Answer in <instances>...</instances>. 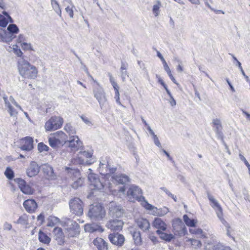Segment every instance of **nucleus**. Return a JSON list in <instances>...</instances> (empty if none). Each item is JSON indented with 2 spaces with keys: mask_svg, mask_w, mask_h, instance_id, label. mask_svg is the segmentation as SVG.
<instances>
[{
  "mask_svg": "<svg viewBox=\"0 0 250 250\" xmlns=\"http://www.w3.org/2000/svg\"><path fill=\"white\" fill-rule=\"evenodd\" d=\"M136 222L138 227L144 231L147 230L150 228V224L146 219L140 218Z\"/></svg>",
  "mask_w": 250,
  "mask_h": 250,
  "instance_id": "27",
  "label": "nucleus"
},
{
  "mask_svg": "<svg viewBox=\"0 0 250 250\" xmlns=\"http://www.w3.org/2000/svg\"><path fill=\"white\" fill-rule=\"evenodd\" d=\"M161 2L158 0L156 3L153 6L152 12L155 17H158L160 15Z\"/></svg>",
  "mask_w": 250,
  "mask_h": 250,
  "instance_id": "44",
  "label": "nucleus"
},
{
  "mask_svg": "<svg viewBox=\"0 0 250 250\" xmlns=\"http://www.w3.org/2000/svg\"><path fill=\"white\" fill-rule=\"evenodd\" d=\"M64 129L68 134L69 137L77 136L76 135V131L75 128L71 125V124H66L64 127Z\"/></svg>",
  "mask_w": 250,
  "mask_h": 250,
  "instance_id": "36",
  "label": "nucleus"
},
{
  "mask_svg": "<svg viewBox=\"0 0 250 250\" xmlns=\"http://www.w3.org/2000/svg\"><path fill=\"white\" fill-rule=\"evenodd\" d=\"M26 42V38L23 35H19L18 38L17 39V42L21 44L22 42Z\"/></svg>",
  "mask_w": 250,
  "mask_h": 250,
  "instance_id": "60",
  "label": "nucleus"
},
{
  "mask_svg": "<svg viewBox=\"0 0 250 250\" xmlns=\"http://www.w3.org/2000/svg\"><path fill=\"white\" fill-rule=\"evenodd\" d=\"M108 164V158L107 157H103L101 158L100 161V165L101 166V167H103L104 165H107Z\"/></svg>",
  "mask_w": 250,
  "mask_h": 250,
  "instance_id": "56",
  "label": "nucleus"
},
{
  "mask_svg": "<svg viewBox=\"0 0 250 250\" xmlns=\"http://www.w3.org/2000/svg\"><path fill=\"white\" fill-rule=\"evenodd\" d=\"M60 155L63 158H69L71 156V153L65 149H62L60 152Z\"/></svg>",
  "mask_w": 250,
  "mask_h": 250,
  "instance_id": "54",
  "label": "nucleus"
},
{
  "mask_svg": "<svg viewBox=\"0 0 250 250\" xmlns=\"http://www.w3.org/2000/svg\"><path fill=\"white\" fill-rule=\"evenodd\" d=\"M206 250H231L230 247L223 245L220 243H208L205 246Z\"/></svg>",
  "mask_w": 250,
  "mask_h": 250,
  "instance_id": "22",
  "label": "nucleus"
},
{
  "mask_svg": "<svg viewBox=\"0 0 250 250\" xmlns=\"http://www.w3.org/2000/svg\"><path fill=\"white\" fill-rule=\"evenodd\" d=\"M212 124L215 127V131L218 136V137L223 140V134L221 132L222 125L220 119H214L212 121Z\"/></svg>",
  "mask_w": 250,
  "mask_h": 250,
  "instance_id": "30",
  "label": "nucleus"
},
{
  "mask_svg": "<svg viewBox=\"0 0 250 250\" xmlns=\"http://www.w3.org/2000/svg\"><path fill=\"white\" fill-rule=\"evenodd\" d=\"M109 215L113 217L119 218L123 214V210L120 206L114 205V203H111L109 206Z\"/></svg>",
  "mask_w": 250,
  "mask_h": 250,
  "instance_id": "20",
  "label": "nucleus"
},
{
  "mask_svg": "<svg viewBox=\"0 0 250 250\" xmlns=\"http://www.w3.org/2000/svg\"><path fill=\"white\" fill-rule=\"evenodd\" d=\"M105 210L99 204L91 205L87 213L88 216L92 220L100 221L105 216Z\"/></svg>",
  "mask_w": 250,
  "mask_h": 250,
  "instance_id": "4",
  "label": "nucleus"
},
{
  "mask_svg": "<svg viewBox=\"0 0 250 250\" xmlns=\"http://www.w3.org/2000/svg\"><path fill=\"white\" fill-rule=\"evenodd\" d=\"M153 227L157 229V230L165 231L167 229L166 223L160 218H156L152 223Z\"/></svg>",
  "mask_w": 250,
  "mask_h": 250,
  "instance_id": "25",
  "label": "nucleus"
},
{
  "mask_svg": "<svg viewBox=\"0 0 250 250\" xmlns=\"http://www.w3.org/2000/svg\"><path fill=\"white\" fill-rule=\"evenodd\" d=\"M70 212L77 216L83 214V202L79 198L71 199L69 202Z\"/></svg>",
  "mask_w": 250,
  "mask_h": 250,
  "instance_id": "7",
  "label": "nucleus"
},
{
  "mask_svg": "<svg viewBox=\"0 0 250 250\" xmlns=\"http://www.w3.org/2000/svg\"><path fill=\"white\" fill-rule=\"evenodd\" d=\"M154 141V144L157 146L159 148H162V145L159 141V140L157 136V135H155V136L152 137Z\"/></svg>",
  "mask_w": 250,
  "mask_h": 250,
  "instance_id": "58",
  "label": "nucleus"
},
{
  "mask_svg": "<svg viewBox=\"0 0 250 250\" xmlns=\"http://www.w3.org/2000/svg\"><path fill=\"white\" fill-rule=\"evenodd\" d=\"M55 238L60 244L63 243L64 235L62 229L60 228L56 227L53 230Z\"/></svg>",
  "mask_w": 250,
  "mask_h": 250,
  "instance_id": "31",
  "label": "nucleus"
},
{
  "mask_svg": "<svg viewBox=\"0 0 250 250\" xmlns=\"http://www.w3.org/2000/svg\"><path fill=\"white\" fill-rule=\"evenodd\" d=\"M127 68V64L125 62H122L121 66L120 68L121 71H126Z\"/></svg>",
  "mask_w": 250,
  "mask_h": 250,
  "instance_id": "63",
  "label": "nucleus"
},
{
  "mask_svg": "<svg viewBox=\"0 0 250 250\" xmlns=\"http://www.w3.org/2000/svg\"><path fill=\"white\" fill-rule=\"evenodd\" d=\"M123 222L119 219L110 220L106 224L108 229L112 230L119 231L122 229Z\"/></svg>",
  "mask_w": 250,
  "mask_h": 250,
  "instance_id": "18",
  "label": "nucleus"
},
{
  "mask_svg": "<svg viewBox=\"0 0 250 250\" xmlns=\"http://www.w3.org/2000/svg\"><path fill=\"white\" fill-rule=\"evenodd\" d=\"M237 66H238L239 69L240 70L242 74V75L245 77L247 82H248L250 84V80L249 79L248 76L247 75H246V74H245V73L242 68V66L241 65V63L240 62H238V65Z\"/></svg>",
  "mask_w": 250,
  "mask_h": 250,
  "instance_id": "55",
  "label": "nucleus"
},
{
  "mask_svg": "<svg viewBox=\"0 0 250 250\" xmlns=\"http://www.w3.org/2000/svg\"><path fill=\"white\" fill-rule=\"evenodd\" d=\"M53 135L55 137H57L58 138L62 144H67V136L62 131H57V132L53 134Z\"/></svg>",
  "mask_w": 250,
  "mask_h": 250,
  "instance_id": "39",
  "label": "nucleus"
},
{
  "mask_svg": "<svg viewBox=\"0 0 250 250\" xmlns=\"http://www.w3.org/2000/svg\"><path fill=\"white\" fill-rule=\"evenodd\" d=\"M40 170V167L34 161H32L26 170L27 175L32 177L38 175Z\"/></svg>",
  "mask_w": 250,
  "mask_h": 250,
  "instance_id": "16",
  "label": "nucleus"
},
{
  "mask_svg": "<svg viewBox=\"0 0 250 250\" xmlns=\"http://www.w3.org/2000/svg\"><path fill=\"white\" fill-rule=\"evenodd\" d=\"M39 240L44 244H49L50 242V238L44 233L40 231L39 234Z\"/></svg>",
  "mask_w": 250,
  "mask_h": 250,
  "instance_id": "43",
  "label": "nucleus"
},
{
  "mask_svg": "<svg viewBox=\"0 0 250 250\" xmlns=\"http://www.w3.org/2000/svg\"><path fill=\"white\" fill-rule=\"evenodd\" d=\"M205 5L209 8L211 11L214 12L216 13H221L222 14H224V12L220 10H216L214 9L213 7H211L209 3H212V0H204Z\"/></svg>",
  "mask_w": 250,
  "mask_h": 250,
  "instance_id": "50",
  "label": "nucleus"
},
{
  "mask_svg": "<svg viewBox=\"0 0 250 250\" xmlns=\"http://www.w3.org/2000/svg\"><path fill=\"white\" fill-rule=\"evenodd\" d=\"M66 2L68 3H70L72 5V7H70L69 6H67L65 8L66 12L69 14L70 17L71 18H73L74 17V13L73 8L74 7V6L72 3V1L71 0H65Z\"/></svg>",
  "mask_w": 250,
  "mask_h": 250,
  "instance_id": "47",
  "label": "nucleus"
},
{
  "mask_svg": "<svg viewBox=\"0 0 250 250\" xmlns=\"http://www.w3.org/2000/svg\"><path fill=\"white\" fill-rule=\"evenodd\" d=\"M65 169L68 170V172L70 174L74 175V178H73L74 182L72 184V188L76 189L79 187L82 186L84 182V179L79 177L80 173L79 170L77 168H72L68 167H66Z\"/></svg>",
  "mask_w": 250,
  "mask_h": 250,
  "instance_id": "12",
  "label": "nucleus"
},
{
  "mask_svg": "<svg viewBox=\"0 0 250 250\" xmlns=\"http://www.w3.org/2000/svg\"><path fill=\"white\" fill-rule=\"evenodd\" d=\"M142 205L146 210L151 211V214L155 216H163L169 211L168 208L164 207L162 208H158L151 204L148 203L146 201H144Z\"/></svg>",
  "mask_w": 250,
  "mask_h": 250,
  "instance_id": "9",
  "label": "nucleus"
},
{
  "mask_svg": "<svg viewBox=\"0 0 250 250\" xmlns=\"http://www.w3.org/2000/svg\"><path fill=\"white\" fill-rule=\"evenodd\" d=\"M164 231L157 230L156 233L159 235L160 238L166 242H170L174 238V236L172 234H167Z\"/></svg>",
  "mask_w": 250,
  "mask_h": 250,
  "instance_id": "34",
  "label": "nucleus"
},
{
  "mask_svg": "<svg viewBox=\"0 0 250 250\" xmlns=\"http://www.w3.org/2000/svg\"><path fill=\"white\" fill-rule=\"evenodd\" d=\"M17 183L20 190L25 194L31 195L34 193V190L26 182L21 178L17 179Z\"/></svg>",
  "mask_w": 250,
  "mask_h": 250,
  "instance_id": "15",
  "label": "nucleus"
},
{
  "mask_svg": "<svg viewBox=\"0 0 250 250\" xmlns=\"http://www.w3.org/2000/svg\"><path fill=\"white\" fill-rule=\"evenodd\" d=\"M42 170L46 178L48 180H54L56 178L52 167L48 165H44L42 167Z\"/></svg>",
  "mask_w": 250,
  "mask_h": 250,
  "instance_id": "23",
  "label": "nucleus"
},
{
  "mask_svg": "<svg viewBox=\"0 0 250 250\" xmlns=\"http://www.w3.org/2000/svg\"><path fill=\"white\" fill-rule=\"evenodd\" d=\"M183 220L186 225L189 227H194L197 221L194 219H190L187 214L183 216Z\"/></svg>",
  "mask_w": 250,
  "mask_h": 250,
  "instance_id": "40",
  "label": "nucleus"
},
{
  "mask_svg": "<svg viewBox=\"0 0 250 250\" xmlns=\"http://www.w3.org/2000/svg\"><path fill=\"white\" fill-rule=\"evenodd\" d=\"M156 77L158 79V83H159L164 87H165V86H167L159 75L156 74Z\"/></svg>",
  "mask_w": 250,
  "mask_h": 250,
  "instance_id": "62",
  "label": "nucleus"
},
{
  "mask_svg": "<svg viewBox=\"0 0 250 250\" xmlns=\"http://www.w3.org/2000/svg\"><path fill=\"white\" fill-rule=\"evenodd\" d=\"M220 222L222 223V224L226 228L227 231V235L228 236L232 238L233 240L234 238L232 236L231 233L233 231V229H232L229 223L225 220L224 217L219 219Z\"/></svg>",
  "mask_w": 250,
  "mask_h": 250,
  "instance_id": "32",
  "label": "nucleus"
},
{
  "mask_svg": "<svg viewBox=\"0 0 250 250\" xmlns=\"http://www.w3.org/2000/svg\"><path fill=\"white\" fill-rule=\"evenodd\" d=\"M18 59V69L20 75L23 78L35 79L38 76L37 68L27 60V57L23 55L20 49L17 48Z\"/></svg>",
  "mask_w": 250,
  "mask_h": 250,
  "instance_id": "1",
  "label": "nucleus"
},
{
  "mask_svg": "<svg viewBox=\"0 0 250 250\" xmlns=\"http://www.w3.org/2000/svg\"><path fill=\"white\" fill-rule=\"evenodd\" d=\"M101 167V166H99V171L101 175L105 176L107 178H109L110 176V174L114 173L116 168L114 167H109V165H104L103 167Z\"/></svg>",
  "mask_w": 250,
  "mask_h": 250,
  "instance_id": "24",
  "label": "nucleus"
},
{
  "mask_svg": "<svg viewBox=\"0 0 250 250\" xmlns=\"http://www.w3.org/2000/svg\"><path fill=\"white\" fill-rule=\"evenodd\" d=\"M142 191L139 187L135 185H131L127 191V195L129 199H134L136 200L142 201V203L146 201L145 197L142 195Z\"/></svg>",
  "mask_w": 250,
  "mask_h": 250,
  "instance_id": "11",
  "label": "nucleus"
},
{
  "mask_svg": "<svg viewBox=\"0 0 250 250\" xmlns=\"http://www.w3.org/2000/svg\"><path fill=\"white\" fill-rule=\"evenodd\" d=\"M17 223L21 224H26L27 223V219L25 216H22L19 218Z\"/></svg>",
  "mask_w": 250,
  "mask_h": 250,
  "instance_id": "61",
  "label": "nucleus"
},
{
  "mask_svg": "<svg viewBox=\"0 0 250 250\" xmlns=\"http://www.w3.org/2000/svg\"><path fill=\"white\" fill-rule=\"evenodd\" d=\"M186 239V242H189L194 249H198L202 246V243L200 240L188 238Z\"/></svg>",
  "mask_w": 250,
  "mask_h": 250,
  "instance_id": "41",
  "label": "nucleus"
},
{
  "mask_svg": "<svg viewBox=\"0 0 250 250\" xmlns=\"http://www.w3.org/2000/svg\"><path fill=\"white\" fill-rule=\"evenodd\" d=\"M92 154L91 152L80 151L77 154V157L72 160V162L76 165H91L96 161L95 158L93 157Z\"/></svg>",
  "mask_w": 250,
  "mask_h": 250,
  "instance_id": "3",
  "label": "nucleus"
},
{
  "mask_svg": "<svg viewBox=\"0 0 250 250\" xmlns=\"http://www.w3.org/2000/svg\"><path fill=\"white\" fill-rule=\"evenodd\" d=\"M189 231L191 234L197 235L199 238H204L206 237L205 233L201 229L191 228L189 229Z\"/></svg>",
  "mask_w": 250,
  "mask_h": 250,
  "instance_id": "38",
  "label": "nucleus"
},
{
  "mask_svg": "<svg viewBox=\"0 0 250 250\" xmlns=\"http://www.w3.org/2000/svg\"><path fill=\"white\" fill-rule=\"evenodd\" d=\"M81 118L82 119V121L87 125L89 126L92 125L91 121H89L87 117L83 115L81 116Z\"/></svg>",
  "mask_w": 250,
  "mask_h": 250,
  "instance_id": "59",
  "label": "nucleus"
},
{
  "mask_svg": "<svg viewBox=\"0 0 250 250\" xmlns=\"http://www.w3.org/2000/svg\"><path fill=\"white\" fill-rule=\"evenodd\" d=\"M94 245L98 250H107V244L106 242L101 238H97L93 241Z\"/></svg>",
  "mask_w": 250,
  "mask_h": 250,
  "instance_id": "28",
  "label": "nucleus"
},
{
  "mask_svg": "<svg viewBox=\"0 0 250 250\" xmlns=\"http://www.w3.org/2000/svg\"><path fill=\"white\" fill-rule=\"evenodd\" d=\"M48 142L50 146L53 148H56L62 144L58 138L54 136L53 134L48 138Z\"/></svg>",
  "mask_w": 250,
  "mask_h": 250,
  "instance_id": "35",
  "label": "nucleus"
},
{
  "mask_svg": "<svg viewBox=\"0 0 250 250\" xmlns=\"http://www.w3.org/2000/svg\"><path fill=\"white\" fill-rule=\"evenodd\" d=\"M110 241L114 245L121 246L124 243V236L118 233L110 234L108 236Z\"/></svg>",
  "mask_w": 250,
  "mask_h": 250,
  "instance_id": "17",
  "label": "nucleus"
},
{
  "mask_svg": "<svg viewBox=\"0 0 250 250\" xmlns=\"http://www.w3.org/2000/svg\"><path fill=\"white\" fill-rule=\"evenodd\" d=\"M108 76L109 78V81H110V83H111L112 85L113 86V87L115 90V91H119V87L117 83L115 82V79L113 77L111 74L110 73H108Z\"/></svg>",
  "mask_w": 250,
  "mask_h": 250,
  "instance_id": "48",
  "label": "nucleus"
},
{
  "mask_svg": "<svg viewBox=\"0 0 250 250\" xmlns=\"http://www.w3.org/2000/svg\"><path fill=\"white\" fill-rule=\"evenodd\" d=\"M47 226L48 227H53L61 222L59 218L54 216H50L47 219Z\"/></svg>",
  "mask_w": 250,
  "mask_h": 250,
  "instance_id": "37",
  "label": "nucleus"
},
{
  "mask_svg": "<svg viewBox=\"0 0 250 250\" xmlns=\"http://www.w3.org/2000/svg\"><path fill=\"white\" fill-rule=\"evenodd\" d=\"M84 230L86 232L90 233L94 232L95 231H99L102 232L104 231V229L98 225L95 224H87L84 225Z\"/></svg>",
  "mask_w": 250,
  "mask_h": 250,
  "instance_id": "26",
  "label": "nucleus"
},
{
  "mask_svg": "<svg viewBox=\"0 0 250 250\" xmlns=\"http://www.w3.org/2000/svg\"><path fill=\"white\" fill-rule=\"evenodd\" d=\"M61 225L69 232L70 237L76 236L79 232V226L75 221L66 218L61 222Z\"/></svg>",
  "mask_w": 250,
  "mask_h": 250,
  "instance_id": "5",
  "label": "nucleus"
},
{
  "mask_svg": "<svg viewBox=\"0 0 250 250\" xmlns=\"http://www.w3.org/2000/svg\"><path fill=\"white\" fill-rule=\"evenodd\" d=\"M7 30L9 31V35L10 36V39L7 41L9 42L12 40V36L16 33V25L14 24H10L7 27Z\"/></svg>",
  "mask_w": 250,
  "mask_h": 250,
  "instance_id": "46",
  "label": "nucleus"
},
{
  "mask_svg": "<svg viewBox=\"0 0 250 250\" xmlns=\"http://www.w3.org/2000/svg\"><path fill=\"white\" fill-rule=\"evenodd\" d=\"M97 84V86L93 88V95L98 101L101 108L103 109L107 101V98L104 88L99 83Z\"/></svg>",
  "mask_w": 250,
  "mask_h": 250,
  "instance_id": "8",
  "label": "nucleus"
},
{
  "mask_svg": "<svg viewBox=\"0 0 250 250\" xmlns=\"http://www.w3.org/2000/svg\"><path fill=\"white\" fill-rule=\"evenodd\" d=\"M208 200L211 202L210 205L212 208L215 210L216 214L219 219L224 217L223 209L218 202L214 198V197L210 194H208Z\"/></svg>",
  "mask_w": 250,
  "mask_h": 250,
  "instance_id": "13",
  "label": "nucleus"
},
{
  "mask_svg": "<svg viewBox=\"0 0 250 250\" xmlns=\"http://www.w3.org/2000/svg\"><path fill=\"white\" fill-rule=\"evenodd\" d=\"M63 119L60 116H52L45 124L44 128L47 131H51L61 127Z\"/></svg>",
  "mask_w": 250,
  "mask_h": 250,
  "instance_id": "6",
  "label": "nucleus"
},
{
  "mask_svg": "<svg viewBox=\"0 0 250 250\" xmlns=\"http://www.w3.org/2000/svg\"><path fill=\"white\" fill-rule=\"evenodd\" d=\"M172 230L175 235L182 236L185 235L187 232V228L179 218H176L172 222Z\"/></svg>",
  "mask_w": 250,
  "mask_h": 250,
  "instance_id": "10",
  "label": "nucleus"
},
{
  "mask_svg": "<svg viewBox=\"0 0 250 250\" xmlns=\"http://www.w3.org/2000/svg\"><path fill=\"white\" fill-rule=\"evenodd\" d=\"M33 140L31 137H26L20 140L21 149L23 150L30 151L33 147Z\"/></svg>",
  "mask_w": 250,
  "mask_h": 250,
  "instance_id": "19",
  "label": "nucleus"
},
{
  "mask_svg": "<svg viewBox=\"0 0 250 250\" xmlns=\"http://www.w3.org/2000/svg\"><path fill=\"white\" fill-rule=\"evenodd\" d=\"M134 243L136 245H140L142 243L141 233L139 231H134L132 234Z\"/></svg>",
  "mask_w": 250,
  "mask_h": 250,
  "instance_id": "42",
  "label": "nucleus"
},
{
  "mask_svg": "<svg viewBox=\"0 0 250 250\" xmlns=\"http://www.w3.org/2000/svg\"><path fill=\"white\" fill-rule=\"evenodd\" d=\"M88 171L90 172L88 175V179L89 181V188L90 189L100 191L103 190V191L104 192L111 191L110 184L108 185L104 184L95 174L91 173V169L89 168Z\"/></svg>",
  "mask_w": 250,
  "mask_h": 250,
  "instance_id": "2",
  "label": "nucleus"
},
{
  "mask_svg": "<svg viewBox=\"0 0 250 250\" xmlns=\"http://www.w3.org/2000/svg\"><path fill=\"white\" fill-rule=\"evenodd\" d=\"M115 181L120 184H125L129 182L130 179L129 177L124 174H120L114 175L111 177Z\"/></svg>",
  "mask_w": 250,
  "mask_h": 250,
  "instance_id": "29",
  "label": "nucleus"
},
{
  "mask_svg": "<svg viewBox=\"0 0 250 250\" xmlns=\"http://www.w3.org/2000/svg\"><path fill=\"white\" fill-rule=\"evenodd\" d=\"M4 175L9 180H12L14 177V171L10 167L6 168Z\"/></svg>",
  "mask_w": 250,
  "mask_h": 250,
  "instance_id": "52",
  "label": "nucleus"
},
{
  "mask_svg": "<svg viewBox=\"0 0 250 250\" xmlns=\"http://www.w3.org/2000/svg\"><path fill=\"white\" fill-rule=\"evenodd\" d=\"M82 142L78 136H70L69 139L67 140V145L72 151H77L82 146Z\"/></svg>",
  "mask_w": 250,
  "mask_h": 250,
  "instance_id": "14",
  "label": "nucleus"
},
{
  "mask_svg": "<svg viewBox=\"0 0 250 250\" xmlns=\"http://www.w3.org/2000/svg\"><path fill=\"white\" fill-rule=\"evenodd\" d=\"M53 9L60 17H62V11L60 5L57 1L54 2H51Z\"/></svg>",
  "mask_w": 250,
  "mask_h": 250,
  "instance_id": "45",
  "label": "nucleus"
},
{
  "mask_svg": "<svg viewBox=\"0 0 250 250\" xmlns=\"http://www.w3.org/2000/svg\"><path fill=\"white\" fill-rule=\"evenodd\" d=\"M3 99L5 102V106L8 108V112L11 116L14 115V108L12 106L10 103L7 101V98L3 97Z\"/></svg>",
  "mask_w": 250,
  "mask_h": 250,
  "instance_id": "49",
  "label": "nucleus"
},
{
  "mask_svg": "<svg viewBox=\"0 0 250 250\" xmlns=\"http://www.w3.org/2000/svg\"><path fill=\"white\" fill-rule=\"evenodd\" d=\"M38 150L41 152L43 151H47L49 149L48 146L43 143H40L38 144Z\"/></svg>",
  "mask_w": 250,
  "mask_h": 250,
  "instance_id": "53",
  "label": "nucleus"
},
{
  "mask_svg": "<svg viewBox=\"0 0 250 250\" xmlns=\"http://www.w3.org/2000/svg\"><path fill=\"white\" fill-rule=\"evenodd\" d=\"M3 13L6 16L0 14V26L5 27L9 22H12V20L6 12H4Z\"/></svg>",
  "mask_w": 250,
  "mask_h": 250,
  "instance_id": "33",
  "label": "nucleus"
},
{
  "mask_svg": "<svg viewBox=\"0 0 250 250\" xmlns=\"http://www.w3.org/2000/svg\"><path fill=\"white\" fill-rule=\"evenodd\" d=\"M20 46L24 51L34 50L30 43H27L26 42L20 44Z\"/></svg>",
  "mask_w": 250,
  "mask_h": 250,
  "instance_id": "51",
  "label": "nucleus"
},
{
  "mask_svg": "<svg viewBox=\"0 0 250 250\" xmlns=\"http://www.w3.org/2000/svg\"><path fill=\"white\" fill-rule=\"evenodd\" d=\"M116 102L117 104H118L119 105L123 106L121 103L120 101V93L119 91H115V97Z\"/></svg>",
  "mask_w": 250,
  "mask_h": 250,
  "instance_id": "57",
  "label": "nucleus"
},
{
  "mask_svg": "<svg viewBox=\"0 0 250 250\" xmlns=\"http://www.w3.org/2000/svg\"><path fill=\"white\" fill-rule=\"evenodd\" d=\"M25 210L29 212H34L38 207V205L34 199H27L25 200L23 204Z\"/></svg>",
  "mask_w": 250,
  "mask_h": 250,
  "instance_id": "21",
  "label": "nucleus"
},
{
  "mask_svg": "<svg viewBox=\"0 0 250 250\" xmlns=\"http://www.w3.org/2000/svg\"><path fill=\"white\" fill-rule=\"evenodd\" d=\"M149 239L154 244H156L158 242V238H157V237H156L153 235H150Z\"/></svg>",
  "mask_w": 250,
  "mask_h": 250,
  "instance_id": "64",
  "label": "nucleus"
}]
</instances>
